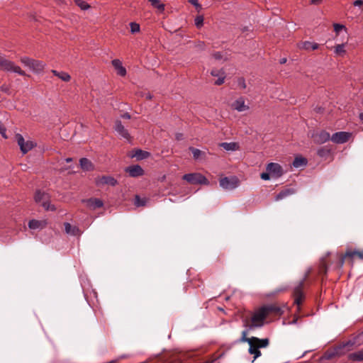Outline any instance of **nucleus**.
<instances>
[{"label":"nucleus","instance_id":"obj_31","mask_svg":"<svg viewBox=\"0 0 363 363\" xmlns=\"http://www.w3.org/2000/svg\"><path fill=\"white\" fill-rule=\"evenodd\" d=\"M293 166L296 168H298L300 167H303L306 165L307 160L304 157H296L294 160L293 161Z\"/></svg>","mask_w":363,"mask_h":363},{"label":"nucleus","instance_id":"obj_57","mask_svg":"<svg viewBox=\"0 0 363 363\" xmlns=\"http://www.w3.org/2000/svg\"><path fill=\"white\" fill-rule=\"evenodd\" d=\"M146 99H152V96H151L150 94H147L146 95Z\"/></svg>","mask_w":363,"mask_h":363},{"label":"nucleus","instance_id":"obj_22","mask_svg":"<svg viewBox=\"0 0 363 363\" xmlns=\"http://www.w3.org/2000/svg\"><path fill=\"white\" fill-rule=\"evenodd\" d=\"M296 192L294 188H284L275 197V201L282 200Z\"/></svg>","mask_w":363,"mask_h":363},{"label":"nucleus","instance_id":"obj_48","mask_svg":"<svg viewBox=\"0 0 363 363\" xmlns=\"http://www.w3.org/2000/svg\"><path fill=\"white\" fill-rule=\"evenodd\" d=\"M117 73L121 76H125L126 74V69L122 65L117 69Z\"/></svg>","mask_w":363,"mask_h":363},{"label":"nucleus","instance_id":"obj_21","mask_svg":"<svg viewBox=\"0 0 363 363\" xmlns=\"http://www.w3.org/2000/svg\"><path fill=\"white\" fill-rule=\"evenodd\" d=\"M346 256L348 257V259L350 264L352 265L354 258H358L363 260V251L349 250L346 252Z\"/></svg>","mask_w":363,"mask_h":363},{"label":"nucleus","instance_id":"obj_41","mask_svg":"<svg viewBox=\"0 0 363 363\" xmlns=\"http://www.w3.org/2000/svg\"><path fill=\"white\" fill-rule=\"evenodd\" d=\"M221 74H225L223 69H213L211 71V74L213 77H220Z\"/></svg>","mask_w":363,"mask_h":363},{"label":"nucleus","instance_id":"obj_36","mask_svg":"<svg viewBox=\"0 0 363 363\" xmlns=\"http://www.w3.org/2000/svg\"><path fill=\"white\" fill-rule=\"evenodd\" d=\"M74 1L82 10H86L90 7L89 5L83 0H74Z\"/></svg>","mask_w":363,"mask_h":363},{"label":"nucleus","instance_id":"obj_33","mask_svg":"<svg viewBox=\"0 0 363 363\" xmlns=\"http://www.w3.org/2000/svg\"><path fill=\"white\" fill-rule=\"evenodd\" d=\"M151 3V5L157 9L160 12L164 10V4H162L160 0H148Z\"/></svg>","mask_w":363,"mask_h":363},{"label":"nucleus","instance_id":"obj_53","mask_svg":"<svg viewBox=\"0 0 363 363\" xmlns=\"http://www.w3.org/2000/svg\"><path fill=\"white\" fill-rule=\"evenodd\" d=\"M322 2V0H311V4L314 5H318Z\"/></svg>","mask_w":363,"mask_h":363},{"label":"nucleus","instance_id":"obj_49","mask_svg":"<svg viewBox=\"0 0 363 363\" xmlns=\"http://www.w3.org/2000/svg\"><path fill=\"white\" fill-rule=\"evenodd\" d=\"M213 57L217 60H220L223 58V55L222 52H214L213 54Z\"/></svg>","mask_w":363,"mask_h":363},{"label":"nucleus","instance_id":"obj_19","mask_svg":"<svg viewBox=\"0 0 363 363\" xmlns=\"http://www.w3.org/2000/svg\"><path fill=\"white\" fill-rule=\"evenodd\" d=\"M150 156V153L149 152L141 149H135L132 150L131 154L130 155V157H135L137 160H142L149 157Z\"/></svg>","mask_w":363,"mask_h":363},{"label":"nucleus","instance_id":"obj_44","mask_svg":"<svg viewBox=\"0 0 363 363\" xmlns=\"http://www.w3.org/2000/svg\"><path fill=\"white\" fill-rule=\"evenodd\" d=\"M225 79V74H221L218 79L215 82L216 85H221L224 83Z\"/></svg>","mask_w":363,"mask_h":363},{"label":"nucleus","instance_id":"obj_18","mask_svg":"<svg viewBox=\"0 0 363 363\" xmlns=\"http://www.w3.org/2000/svg\"><path fill=\"white\" fill-rule=\"evenodd\" d=\"M232 108L239 112L247 111L250 107L245 104V99L242 97L238 98L233 104Z\"/></svg>","mask_w":363,"mask_h":363},{"label":"nucleus","instance_id":"obj_38","mask_svg":"<svg viewBox=\"0 0 363 363\" xmlns=\"http://www.w3.org/2000/svg\"><path fill=\"white\" fill-rule=\"evenodd\" d=\"M347 258L348 259V257L346 256V253L345 255H340L338 262L337 263V267L338 268L342 267V266L344 265V263H345V260Z\"/></svg>","mask_w":363,"mask_h":363},{"label":"nucleus","instance_id":"obj_46","mask_svg":"<svg viewBox=\"0 0 363 363\" xmlns=\"http://www.w3.org/2000/svg\"><path fill=\"white\" fill-rule=\"evenodd\" d=\"M238 83V86L240 88H242V89L246 88V84H245V81L244 78H239Z\"/></svg>","mask_w":363,"mask_h":363},{"label":"nucleus","instance_id":"obj_13","mask_svg":"<svg viewBox=\"0 0 363 363\" xmlns=\"http://www.w3.org/2000/svg\"><path fill=\"white\" fill-rule=\"evenodd\" d=\"M114 130L122 138H123L128 140H129L130 139V135L128 133V130L124 127V125L122 124L121 121L116 120L115 121Z\"/></svg>","mask_w":363,"mask_h":363},{"label":"nucleus","instance_id":"obj_35","mask_svg":"<svg viewBox=\"0 0 363 363\" xmlns=\"http://www.w3.org/2000/svg\"><path fill=\"white\" fill-rule=\"evenodd\" d=\"M247 333H248V330H243L242 332V336H241L240 339L239 340V342L249 343V342H251L252 339H254L255 337H247Z\"/></svg>","mask_w":363,"mask_h":363},{"label":"nucleus","instance_id":"obj_5","mask_svg":"<svg viewBox=\"0 0 363 363\" xmlns=\"http://www.w3.org/2000/svg\"><path fill=\"white\" fill-rule=\"evenodd\" d=\"M20 62L26 67H28L31 71L35 73L41 72L45 67L43 61L37 60L27 56H23L20 58Z\"/></svg>","mask_w":363,"mask_h":363},{"label":"nucleus","instance_id":"obj_51","mask_svg":"<svg viewBox=\"0 0 363 363\" xmlns=\"http://www.w3.org/2000/svg\"><path fill=\"white\" fill-rule=\"evenodd\" d=\"M344 28V26L340 24H335L334 25V30L336 32H339L340 30Z\"/></svg>","mask_w":363,"mask_h":363},{"label":"nucleus","instance_id":"obj_42","mask_svg":"<svg viewBox=\"0 0 363 363\" xmlns=\"http://www.w3.org/2000/svg\"><path fill=\"white\" fill-rule=\"evenodd\" d=\"M195 48L198 50H203L206 48L205 43L203 41H197L195 43Z\"/></svg>","mask_w":363,"mask_h":363},{"label":"nucleus","instance_id":"obj_26","mask_svg":"<svg viewBox=\"0 0 363 363\" xmlns=\"http://www.w3.org/2000/svg\"><path fill=\"white\" fill-rule=\"evenodd\" d=\"M51 72L55 76L59 77L63 82H69L71 79V76L67 72H58L55 69H52Z\"/></svg>","mask_w":363,"mask_h":363},{"label":"nucleus","instance_id":"obj_50","mask_svg":"<svg viewBox=\"0 0 363 363\" xmlns=\"http://www.w3.org/2000/svg\"><path fill=\"white\" fill-rule=\"evenodd\" d=\"M261 179L263 180H269L270 179L269 172H263L260 175Z\"/></svg>","mask_w":363,"mask_h":363},{"label":"nucleus","instance_id":"obj_8","mask_svg":"<svg viewBox=\"0 0 363 363\" xmlns=\"http://www.w3.org/2000/svg\"><path fill=\"white\" fill-rule=\"evenodd\" d=\"M240 181L236 177H223L220 179V186L226 190H232L239 186Z\"/></svg>","mask_w":363,"mask_h":363},{"label":"nucleus","instance_id":"obj_43","mask_svg":"<svg viewBox=\"0 0 363 363\" xmlns=\"http://www.w3.org/2000/svg\"><path fill=\"white\" fill-rule=\"evenodd\" d=\"M335 356V352H325V354H323L322 358L324 359L329 360V359H333Z\"/></svg>","mask_w":363,"mask_h":363},{"label":"nucleus","instance_id":"obj_54","mask_svg":"<svg viewBox=\"0 0 363 363\" xmlns=\"http://www.w3.org/2000/svg\"><path fill=\"white\" fill-rule=\"evenodd\" d=\"M176 139L177 140H182L183 139V135L182 133H177L176 135Z\"/></svg>","mask_w":363,"mask_h":363},{"label":"nucleus","instance_id":"obj_9","mask_svg":"<svg viewBox=\"0 0 363 363\" xmlns=\"http://www.w3.org/2000/svg\"><path fill=\"white\" fill-rule=\"evenodd\" d=\"M16 138L18 145L20 147L21 151L23 154L27 153L28 152H29L30 150H32L36 145V144L34 143L31 140L25 141L23 137L21 134H16Z\"/></svg>","mask_w":363,"mask_h":363},{"label":"nucleus","instance_id":"obj_16","mask_svg":"<svg viewBox=\"0 0 363 363\" xmlns=\"http://www.w3.org/2000/svg\"><path fill=\"white\" fill-rule=\"evenodd\" d=\"M267 170L277 177H279L283 174V169L278 163H269L267 166Z\"/></svg>","mask_w":363,"mask_h":363},{"label":"nucleus","instance_id":"obj_2","mask_svg":"<svg viewBox=\"0 0 363 363\" xmlns=\"http://www.w3.org/2000/svg\"><path fill=\"white\" fill-rule=\"evenodd\" d=\"M311 268L308 269L306 272L303 279L300 281L298 285L294 289L293 296L294 298V304L297 306V311H300V306L305 299V295L303 293V288L305 286V281L309 277L311 272Z\"/></svg>","mask_w":363,"mask_h":363},{"label":"nucleus","instance_id":"obj_25","mask_svg":"<svg viewBox=\"0 0 363 363\" xmlns=\"http://www.w3.org/2000/svg\"><path fill=\"white\" fill-rule=\"evenodd\" d=\"M348 359L354 362L363 361V350L349 354Z\"/></svg>","mask_w":363,"mask_h":363},{"label":"nucleus","instance_id":"obj_17","mask_svg":"<svg viewBox=\"0 0 363 363\" xmlns=\"http://www.w3.org/2000/svg\"><path fill=\"white\" fill-rule=\"evenodd\" d=\"M82 202L85 203L86 206L92 210L101 208L104 206L103 201L96 198L84 199L82 200Z\"/></svg>","mask_w":363,"mask_h":363},{"label":"nucleus","instance_id":"obj_47","mask_svg":"<svg viewBox=\"0 0 363 363\" xmlns=\"http://www.w3.org/2000/svg\"><path fill=\"white\" fill-rule=\"evenodd\" d=\"M189 1L193 4L197 10L201 9V5L198 3V0H189Z\"/></svg>","mask_w":363,"mask_h":363},{"label":"nucleus","instance_id":"obj_24","mask_svg":"<svg viewBox=\"0 0 363 363\" xmlns=\"http://www.w3.org/2000/svg\"><path fill=\"white\" fill-rule=\"evenodd\" d=\"M299 48L306 50H315L319 48V45L316 43H312L310 41H304L299 44Z\"/></svg>","mask_w":363,"mask_h":363},{"label":"nucleus","instance_id":"obj_45","mask_svg":"<svg viewBox=\"0 0 363 363\" xmlns=\"http://www.w3.org/2000/svg\"><path fill=\"white\" fill-rule=\"evenodd\" d=\"M112 65L116 70L119 69L121 66H122L121 62L118 59L113 60L112 61Z\"/></svg>","mask_w":363,"mask_h":363},{"label":"nucleus","instance_id":"obj_28","mask_svg":"<svg viewBox=\"0 0 363 363\" xmlns=\"http://www.w3.org/2000/svg\"><path fill=\"white\" fill-rule=\"evenodd\" d=\"M65 229L67 234L77 235L79 233V229L76 226H72L69 223H65Z\"/></svg>","mask_w":363,"mask_h":363},{"label":"nucleus","instance_id":"obj_6","mask_svg":"<svg viewBox=\"0 0 363 363\" xmlns=\"http://www.w3.org/2000/svg\"><path fill=\"white\" fill-rule=\"evenodd\" d=\"M34 199L37 203L40 204L46 211H54L56 210L55 206L50 203L49 194L44 191L40 190L36 191Z\"/></svg>","mask_w":363,"mask_h":363},{"label":"nucleus","instance_id":"obj_56","mask_svg":"<svg viewBox=\"0 0 363 363\" xmlns=\"http://www.w3.org/2000/svg\"><path fill=\"white\" fill-rule=\"evenodd\" d=\"M287 61V59L286 57L281 58L279 61L280 64H284Z\"/></svg>","mask_w":363,"mask_h":363},{"label":"nucleus","instance_id":"obj_55","mask_svg":"<svg viewBox=\"0 0 363 363\" xmlns=\"http://www.w3.org/2000/svg\"><path fill=\"white\" fill-rule=\"evenodd\" d=\"M122 117L123 118H126V119H130V115L128 113H124Z\"/></svg>","mask_w":363,"mask_h":363},{"label":"nucleus","instance_id":"obj_30","mask_svg":"<svg viewBox=\"0 0 363 363\" xmlns=\"http://www.w3.org/2000/svg\"><path fill=\"white\" fill-rule=\"evenodd\" d=\"M148 199L145 197L140 198V196L135 195L134 199V205L137 207L145 206Z\"/></svg>","mask_w":363,"mask_h":363},{"label":"nucleus","instance_id":"obj_52","mask_svg":"<svg viewBox=\"0 0 363 363\" xmlns=\"http://www.w3.org/2000/svg\"><path fill=\"white\" fill-rule=\"evenodd\" d=\"M353 5L354 6H360L363 5V1L362 0H356L353 2Z\"/></svg>","mask_w":363,"mask_h":363},{"label":"nucleus","instance_id":"obj_40","mask_svg":"<svg viewBox=\"0 0 363 363\" xmlns=\"http://www.w3.org/2000/svg\"><path fill=\"white\" fill-rule=\"evenodd\" d=\"M195 25L197 28H201L203 26V17L202 16H198L196 17L195 20Z\"/></svg>","mask_w":363,"mask_h":363},{"label":"nucleus","instance_id":"obj_12","mask_svg":"<svg viewBox=\"0 0 363 363\" xmlns=\"http://www.w3.org/2000/svg\"><path fill=\"white\" fill-rule=\"evenodd\" d=\"M350 135L347 132H337L332 135L330 140L336 144H342L349 140Z\"/></svg>","mask_w":363,"mask_h":363},{"label":"nucleus","instance_id":"obj_59","mask_svg":"<svg viewBox=\"0 0 363 363\" xmlns=\"http://www.w3.org/2000/svg\"><path fill=\"white\" fill-rule=\"evenodd\" d=\"M362 336H363V332L360 334H359L357 336V338H360Z\"/></svg>","mask_w":363,"mask_h":363},{"label":"nucleus","instance_id":"obj_3","mask_svg":"<svg viewBox=\"0 0 363 363\" xmlns=\"http://www.w3.org/2000/svg\"><path fill=\"white\" fill-rule=\"evenodd\" d=\"M248 344L250 345L248 352L251 354H254L253 362L257 358L262 355L259 349L267 347L269 344V340L268 338L260 339L254 337Z\"/></svg>","mask_w":363,"mask_h":363},{"label":"nucleus","instance_id":"obj_20","mask_svg":"<svg viewBox=\"0 0 363 363\" xmlns=\"http://www.w3.org/2000/svg\"><path fill=\"white\" fill-rule=\"evenodd\" d=\"M330 255V252H328L325 256L323 257L320 259V263L318 266V274L321 276H325L328 272V264H327V259Z\"/></svg>","mask_w":363,"mask_h":363},{"label":"nucleus","instance_id":"obj_27","mask_svg":"<svg viewBox=\"0 0 363 363\" xmlns=\"http://www.w3.org/2000/svg\"><path fill=\"white\" fill-rule=\"evenodd\" d=\"M81 168L85 171H91L93 169L91 162L87 158H82L79 160Z\"/></svg>","mask_w":363,"mask_h":363},{"label":"nucleus","instance_id":"obj_11","mask_svg":"<svg viewBox=\"0 0 363 363\" xmlns=\"http://www.w3.org/2000/svg\"><path fill=\"white\" fill-rule=\"evenodd\" d=\"M261 308L264 313H266L267 317L271 314L281 315L284 312L282 308L277 304H268L263 306Z\"/></svg>","mask_w":363,"mask_h":363},{"label":"nucleus","instance_id":"obj_14","mask_svg":"<svg viewBox=\"0 0 363 363\" xmlns=\"http://www.w3.org/2000/svg\"><path fill=\"white\" fill-rule=\"evenodd\" d=\"M125 171L131 177H138L144 174L143 169L138 164L129 166Z\"/></svg>","mask_w":363,"mask_h":363},{"label":"nucleus","instance_id":"obj_34","mask_svg":"<svg viewBox=\"0 0 363 363\" xmlns=\"http://www.w3.org/2000/svg\"><path fill=\"white\" fill-rule=\"evenodd\" d=\"M330 152V150L326 146L319 148L317 151L318 155L320 157H327L329 155Z\"/></svg>","mask_w":363,"mask_h":363},{"label":"nucleus","instance_id":"obj_32","mask_svg":"<svg viewBox=\"0 0 363 363\" xmlns=\"http://www.w3.org/2000/svg\"><path fill=\"white\" fill-rule=\"evenodd\" d=\"M220 146L225 150H236L239 148V146L236 143H222Z\"/></svg>","mask_w":363,"mask_h":363},{"label":"nucleus","instance_id":"obj_4","mask_svg":"<svg viewBox=\"0 0 363 363\" xmlns=\"http://www.w3.org/2000/svg\"><path fill=\"white\" fill-rule=\"evenodd\" d=\"M0 69L4 72L17 73L21 76L26 75V72L19 66L1 55H0Z\"/></svg>","mask_w":363,"mask_h":363},{"label":"nucleus","instance_id":"obj_15","mask_svg":"<svg viewBox=\"0 0 363 363\" xmlns=\"http://www.w3.org/2000/svg\"><path fill=\"white\" fill-rule=\"evenodd\" d=\"M96 184L99 186L105 184L114 186L117 184V180L111 176H103L96 179Z\"/></svg>","mask_w":363,"mask_h":363},{"label":"nucleus","instance_id":"obj_10","mask_svg":"<svg viewBox=\"0 0 363 363\" xmlns=\"http://www.w3.org/2000/svg\"><path fill=\"white\" fill-rule=\"evenodd\" d=\"M313 142L316 144H323L330 140V135L325 130L314 131L311 134Z\"/></svg>","mask_w":363,"mask_h":363},{"label":"nucleus","instance_id":"obj_60","mask_svg":"<svg viewBox=\"0 0 363 363\" xmlns=\"http://www.w3.org/2000/svg\"><path fill=\"white\" fill-rule=\"evenodd\" d=\"M297 322V318H295L294 320H293V323H296Z\"/></svg>","mask_w":363,"mask_h":363},{"label":"nucleus","instance_id":"obj_39","mask_svg":"<svg viewBox=\"0 0 363 363\" xmlns=\"http://www.w3.org/2000/svg\"><path fill=\"white\" fill-rule=\"evenodd\" d=\"M130 31L132 33H135L140 31V25L137 23L132 22L130 23Z\"/></svg>","mask_w":363,"mask_h":363},{"label":"nucleus","instance_id":"obj_58","mask_svg":"<svg viewBox=\"0 0 363 363\" xmlns=\"http://www.w3.org/2000/svg\"><path fill=\"white\" fill-rule=\"evenodd\" d=\"M71 161H72V159L71 157H68L66 159L67 162H70Z\"/></svg>","mask_w":363,"mask_h":363},{"label":"nucleus","instance_id":"obj_37","mask_svg":"<svg viewBox=\"0 0 363 363\" xmlns=\"http://www.w3.org/2000/svg\"><path fill=\"white\" fill-rule=\"evenodd\" d=\"M344 44H339L335 47V52L336 55H342L345 52V50L344 49Z\"/></svg>","mask_w":363,"mask_h":363},{"label":"nucleus","instance_id":"obj_23","mask_svg":"<svg viewBox=\"0 0 363 363\" xmlns=\"http://www.w3.org/2000/svg\"><path fill=\"white\" fill-rule=\"evenodd\" d=\"M46 225L47 222L45 220H38L35 219L30 220L28 223V227L32 230L43 229Z\"/></svg>","mask_w":363,"mask_h":363},{"label":"nucleus","instance_id":"obj_29","mask_svg":"<svg viewBox=\"0 0 363 363\" xmlns=\"http://www.w3.org/2000/svg\"><path fill=\"white\" fill-rule=\"evenodd\" d=\"M189 150L192 152L193 157L195 160H199L202 158V157H205L206 153L197 148L190 147Z\"/></svg>","mask_w":363,"mask_h":363},{"label":"nucleus","instance_id":"obj_1","mask_svg":"<svg viewBox=\"0 0 363 363\" xmlns=\"http://www.w3.org/2000/svg\"><path fill=\"white\" fill-rule=\"evenodd\" d=\"M266 318V313H264L262 308L260 307L255 311L250 321L247 319L244 320V326L248 328L249 330L261 328L264 325Z\"/></svg>","mask_w":363,"mask_h":363},{"label":"nucleus","instance_id":"obj_7","mask_svg":"<svg viewBox=\"0 0 363 363\" xmlns=\"http://www.w3.org/2000/svg\"><path fill=\"white\" fill-rule=\"evenodd\" d=\"M182 178L191 184H208V179L200 173L186 174Z\"/></svg>","mask_w":363,"mask_h":363}]
</instances>
